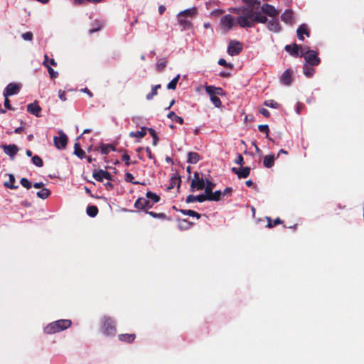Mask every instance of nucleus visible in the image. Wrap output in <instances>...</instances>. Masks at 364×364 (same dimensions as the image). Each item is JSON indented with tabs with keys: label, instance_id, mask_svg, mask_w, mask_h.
I'll return each mask as SVG.
<instances>
[{
	"label": "nucleus",
	"instance_id": "40",
	"mask_svg": "<svg viewBox=\"0 0 364 364\" xmlns=\"http://www.w3.org/2000/svg\"><path fill=\"white\" fill-rule=\"evenodd\" d=\"M181 183V179L179 175L175 174L171 178V184L169 188H173L176 183H178V187L180 186Z\"/></svg>",
	"mask_w": 364,
	"mask_h": 364
},
{
	"label": "nucleus",
	"instance_id": "23",
	"mask_svg": "<svg viewBox=\"0 0 364 364\" xmlns=\"http://www.w3.org/2000/svg\"><path fill=\"white\" fill-rule=\"evenodd\" d=\"M297 37L299 40L303 41L304 39L303 35L305 34L307 37H309L310 32L307 28V26L304 24L300 25L296 31Z\"/></svg>",
	"mask_w": 364,
	"mask_h": 364
},
{
	"label": "nucleus",
	"instance_id": "61",
	"mask_svg": "<svg viewBox=\"0 0 364 364\" xmlns=\"http://www.w3.org/2000/svg\"><path fill=\"white\" fill-rule=\"evenodd\" d=\"M145 150H146V154H147V156H148L149 159H154V156H153V154H152V153H151V149H150L149 147H146Z\"/></svg>",
	"mask_w": 364,
	"mask_h": 364
},
{
	"label": "nucleus",
	"instance_id": "12",
	"mask_svg": "<svg viewBox=\"0 0 364 364\" xmlns=\"http://www.w3.org/2000/svg\"><path fill=\"white\" fill-rule=\"evenodd\" d=\"M262 14H264L269 17L275 18L279 15V11L275 9V7L271 4H264L261 6V9H259Z\"/></svg>",
	"mask_w": 364,
	"mask_h": 364
},
{
	"label": "nucleus",
	"instance_id": "64",
	"mask_svg": "<svg viewBox=\"0 0 364 364\" xmlns=\"http://www.w3.org/2000/svg\"><path fill=\"white\" fill-rule=\"evenodd\" d=\"M33 186L35 188H43V187L44 186V183H42V182H39V183H35Z\"/></svg>",
	"mask_w": 364,
	"mask_h": 364
},
{
	"label": "nucleus",
	"instance_id": "55",
	"mask_svg": "<svg viewBox=\"0 0 364 364\" xmlns=\"http://www.w3.org/2000/svg\"><path fill=\"white\" fill-rule=\"evenodd\" d=\"M22 38L25 41H32L33 33L30 31L26 32L22 34Z\"/></svg>",
	"mask_w": 364,
	"mask_h": 364
},
{
	"label": "nucleus",
	"instance_id": "50",
	"mask_svg": "<svg viewBox=\"0 0 364 364\" xmlns=\"http://www.w3.org/2000/svg\"><path fill=\"white\" fill-rule=\"evenodd\" d=\"M20 183L21 184V186L24 188H26V189H30L32 187V183L31 181H29L28 179H27L26 178H22L20 181Z\"/></svg>",
	"mask_w": 364,
	"mask_h": 364
},
{
	"label": "nucleus",
	"instance_id": "16",
	"mask_svg": "<svg viewBox=\"0 0 364 364\" xmlns=\"http://www.w3.org/2000/svg\"><path fill=\"white\" fill-rule=\"evenodd\" d=\"M266 23H267V28L269 31L274 33H278L281 31V26L277 18H272L269 21L267 20Z\"/></svg>",
	"mask_w": 364,
	"mask_h": 364
},
{
	"label": "nucleus",
	"instance_id": "31",
	"mask_svg": "<svg viewBox=\"0 0 364 364\" xmlns=\"http://www.w3.org/2000/svg\"><path fill=\"white\" fill-rule=\"evenodd\" d=\"M9 181L5 182L4 186L10 189H17L18 188V186H16L15 183V177L12 174H9Z\"/></svg>",
	"mask_w": 364,
	"mask_h": 364
},
{
	"label": "nucleus",
	"instance_id": "29",
	"mask_svg": "<svg viewBox=\"0 0 364 364\" xmlns=\"http://www.w3.org/2000/svg\"><path fill=\"white\" fill-rule=\"evenodd\" d=\"M303 73L307 77H311L315 73V68L309 64H304Z\"/></svg>",
	"mask_w": 364,
	"mask_h": 364
},
{
	"label": "nucleus",
	"instance_id": "17",
	"mask_svg": "<svg viewBox=\"0 0 364 364\" xmlns=\"http://www.w3.org/2000/svg\"><path fill=\"white\" fill-rule=\"evenodd\" d=\"M231 171L237 175L238 178H245L248 177L250 173V167H243L242 168H237L236 167L232 168Z\"/></svg>",
	"mask_w": 364,
	"mask_h": 364
},
{
	"label": "nucleus",
	"instance_id": "41",
	"mask_svg": "<svg viewBox=\"0 0 364 364\" xmlns=\"http://www.w3.org/2000/svg\"><path fill=\"white\" fill-rule=\"evenodd\" d=\"M87 214L90 217H95L98 213V208L95 205H89L87 208Z\"/></svg>",
	"mask_w": 364,
	"mask_h": 364
},
{
	"label": "nucleus",
	"instance_id": "51",
	"mask_svg": "<svg viewBox=\"0 0 364 364\" xmlns=\"http://www.w3.org/2000/svg\"><path fill=\"white\" fill-rule=\"evenodd\" d=\"M258 129H259V132L265 133L267 138L269 137V129L268 125H267V124H260V125L258 126Z\"/></svg>",
	"mask_w": 364,
	"mask_h": 364
},
{
	"label": "nucleus",
	"instance_id": "63",
	"mask_svg": "<svg viewBox=\"0 0 364 364\" xmlns=\"http://www.w3.org/2000/svg\"><path fill=\"white\" fill-rule=\"evenodd\" d=\"M232 188H229V187H228V188H226L224 190V191L222 193V194H223V196H227V195L230 194V193H232Z\"/></svg>",
	"mask_w": 364,
	"mask_h": 364
},
{
	"label": "nucleus",
	"instance_id": "25",
	"mask_svg": "<svg viewBox=\"0 0 364 364\" xmlns=\"http://www.w3.org/2000/svg\"><path fill=\"white\" fill-rule=\"evenodd\" d=\"M201 159L200 156L197 152H189L188 154L187 162L189 164H196Z\"/></svg>",
	"mask_w": 364,
	"mask_h": 364
},
{
	"label": "nucleus",
	"instance_id": "21",
	"mask_svg": "<svg viewBox=\"0 0 364 364\" xmlns=\"http://www.w3.org/2000/svg\"><path fill=\"white\" fill-rule=\"evenodd\" d=\"M207 200V196L205 194H200L198 196H193V195H189L186 198V203H193L196 201H198L199 203H203L204 201Z\"/></svg>",
	"mask_w": 364,
	"mask_h": 364
},
{
	"label": "nucleus",
	"instance_id": "2",
	"mask_svg": "<svg viewBox=\"0 0 364 364\" xmlns=\"http://www.w3.org/2000/svg\"><path fill=\"white\" fill-rule=\"evenodd\" d=\"M71 324L72 322L69 319H60L46 326L44 331L48 334L58 333L68 328Z\"/></svg>",
	"mask_w": 364,
	"mask_h": 364
},
{
	"label": "nucleus",
	"instance_id": "26",
	"mask_svg": "<svg viewBox=\"0 0 364 364\" xmlns=\"http://www.w3.org/2000/svg\"><path fill=\"white\" fill-rule=\"evenodd\" d=\"M275 156L274 154L267 155L264 157L263 164L266 168H271L274 164Z\"/></svg>",
	"mask_w": 364,
	"mask_h": 364
},
{
	"label": "nucleus",
	"instance_id": "49",
	"mask_svg": "<svg viewBox=\"0 0 364 364\" xmlns=\"http://www.w3.org/2000/svg\"><path fill=\"white\" fill-rule=\"evenodd\" d=\"M32 162L38 167H42L43 165V160L37 155L32 157Z\"/></svg>",
	"mask_w": 364,
	"mask_h": 364
},
{
	"label": "nucleus",
	"instance_id": "38",
	"mask_svg": "<svg viewBox=\"0 0 364 364\" xmlns=\"http://www.w3.org/2000/svg\"><path fill=\"white\" fill-rule=\"evenodd\" d=\"M179 211L183 215L196 217L198 220L200 218V214L194 210L181 209Z\"/></svg>",
	"mask_w": 364,
	"mask_h": 364
},
{
	"label": "nucleus",
	"instance_id": "33",
	"mask_svg": "<svg viewBox=\"0 0 364 364\" xmlns=\"http://www.w3.org/2000/svg\"><path fill=\"white\" fill-rule=\"evenodd\" d=\"M161 87V85L160 84L153 86L151 91L149 93H148L146 96V100H151L153 99L154 96H156L158 95V89H160Z\"/></svg>",
	"mask_w": 364,
	"mask_h": 364
},
{
	"label": "nucleus",
	"instance_id": "10",
	"mask_svg": "<svg viewBox=\"0 0 364 364\" xmlns=\"http://www.w3.org/2000/svg\"><path fill=\"white\" fill-rule=\"evenodd\" d=\"M134 207L139 210H148L153 207V203L149 198L140 197L134 203Z\"/></svg>",
	"mask_w": 364,
	"mask_h": 364
},
{
	"label": "nucleus",
	"instance_id": "3",
	"mask_svg": "<svg viewBox=\"0 0 364 364\" xmlns=\"http://www.w3.org/2000/svg\"><path fill=\"white\" fill-rule=\"evenodd\" d=\"M205 91L210 97V100L215 107L221 106V101L218 97L219 95H223L224 91L221 87H218L212 85L205 86Z\"/></svg>",
	"mask_w": 364,
	"mask_h": 364
},
{
	"label": "nucleus",
	"instance_id": "46",
	"mask_svg": "<svg viewBox=\"0 0 364 364\" xmlns=\"http://www.w3.org/2000/svg\"><path fill=\"white\" fill-rule=\"evenodd\" d=\"M134 176L132 173H130L129 172L126 173L125 176H124V181L126 182L132 183L133 184H142L141 183H140L139 181H134Z\"/></svg>",
	"mask_w": 364,
	"mask_h": 364
},
{
	"label": "nucleus",
	"instance_id": "8",
	"mask_svg": "<svg viewBox=\"0 0 364 364\" xmlns=\"http://www.w3.org/2000/svg\"><path fill=\"white\" fill-rule=\"evenodd\" d=\"M59 136H54L53 141L55 147L58 149H64L68 144V136L63 131L58 132Z\"/></svg>",
	"mask_w": 364,
	"mask_h": 364
},
{
	"label": "nucleus",
	"instance_id": "54",
	"mask_svg": "<svg viewBox=\"0 0 364 364\" xmlns=\"http://www.w3.org/2000/svg\"><path fill=\"white\" fill-rule=\"evenodd\" d=\"M218 64L226 68H232V65L226 62L223 58H220L218 60Z\"/></svg>",
	"mask_w": 364,
	"mask_h": 364
},
{
	"label": "nucleus",
	"instance_id": "6",
	"mask_svg": "<svg viewBox=\"0 0 364 364\" xmlns=\"http://www.w3.org/2000/svg\"><path fill=\"white\" fill-rule=\"evenodd\" d=\"M220 25L223 29L227 31L232 29L237 23V18L235 19L230 14H227L223 16L220 19Z\"/></svg>",
	"mask_w": 364,
	"mask_h": 364
},
{
	"label": "nucleus",
	"instance_id": "52",
	"mask_svg": "<svg viewBox=\"0 0 364 364\" xmlns=\"http://www.w3.org/2000/svg\"><path fill=\"white\" fill-rule=\"evenodd\" d=\"M264 105L271 108H278L279 107V104L272 100L265 101Z\"/></svg>",
	"mask_w": 364,
	"mask_h": 364
},
{
	"label": "nucleus",
	"instance_id": "57",
	"mask_svg": "<svg viewBox=\"0 0 364 364\" xmlns=\"http://www.w3.org/2000/svg\"><path fill=\"white\" fill-rule=\"evenodd\" d=\"M5 97V100H4V107H5L6 109H9V110H13V109H14L11 107V104H10V100H9V97Z\"/></svg>",
	"mask_w": 364,
	"mask_h": 364
},
{
	"label": "nucleus",
	"instance_id": "43",
	"mask_svg": "<svg viewBox=\"0 0 364 364\" xmlns=\"http://www.w3.org/2000/svg\"><path fill=\"white\" fill-rule=\"evenodd\" d=\"M148 132H149L150 135L152 136L153 141L152 144L154 146H156L158 144V141L159 140L156 131L152 128H148Z\"/></svg>",
	"mask_w": 364,
	"mask_h": 364
},
{
	"label": "nucleus",
	"instance_id": "1",
	"mask_svg": "<svg viewBox=\"0 0 364 364\" xmlns=\"http://www.w3.org/2000/svg\"><path fill=\"white\" fill-rule=\"evenodd\" d=\"M245 6L230 9L238 15L237 23L241 28H253L257 23H265L267 21L266 16L262 14L259 0H242Z\"/></svg>",
	"mask_w": 364,
	"mask_h": 364
},
{
	"label": "nucleus",
	"instance_id": "62",
	"mask_svg": "<svg viewBox=\"0 0 364 364\" xmlns=\"http://www.w3.org/2000/svg\"><path fill=\"white\" fill-rule=\"evenodd\" d=\"M49 63V59H48V55H44V61L43 62V65L47 68V66H50V65L48 64Z\"/></svg>",
	"mask_w": 364,
	"mask_h": 364
},
{
	"label": "nucleus",
	"instance_id": "11",
	"mask_svg": "<svg viewBox=\"0 0 364 364\" xmlns=\"http://www.w3.org/2000/svg\"><path fill=\"white\" fill-rule=\"evenodd\" d=\"M306 47L299 46L296 43L287 45L285 46L286 51L294 57H300L301 52L304 51Z\"/></svg>",
	"mask_w": 364,
	"mask_h": 364
},
{
	"label": "nucleus",
	"instance_id": "35",
	"mask_svg": "<svg viewBox=\"0 0 364 364\" xmlns=\"http://www.w3.org/2000/svg\"><path fill=\"white\" fill-rule=\"evenodd\" d=\"M146 197L151 201V203H153V205L154 203H158L160 200V196L154 193H152L151 191L146 192Z\"/></svg>",
	"mask_w": 364,
	"mask_h": 364
},
{
	"label": "nucleus",
	"instance_id": "14",
	"mask_svg": "<svg viewBox=\"0 0 364 364\" xmlns=\"http://www.w3.org/2000/svg\"><path fill=\"white\" fill-rule=\"evenodd\" d=\"M21 86L16 83H9L4 91V96L9 97L18 93Z\"/></svg>",
	"mask_w": 364,
	"mask_h": 364
},
{
	"label": "nucleus",
	"instance_id": "5",
	"mask_svg": "<svg viewBox=\"0 0 364 364\" xmlns=\"http://www.w3.org/2000/svg\"><path fill=\"white\" fill-rule=\"evenodd\" d=\"M102 332L106 336H114L117 332L114 320L109 316H104L101 320Z\"/></svg>",
	"mask_w": 364,
	"mask_h": 364
},
{
	"label": "nucleus",
	"instance_id": "4",
	"mask_svg": "<svg viewBox=\"0 0 364 364\" xmlns=\"http://www.w3.org/2000/svg\"><path fill=\"white\" fill-rule=\"evenodd\" d=\"M300 57H304V64H309L311 66L318 65L321 63L318 52L310 50L308 47H306V49L301 52Z\"/></svg>",
	"mask_w": 364,
	"mask_h": 364
},
{
	"label": "nucleus",
	"instance_id": "42",
	"mask_svg": "<svg viewBox=\"0 0 364 364\" xmlns=\"http://www.w3.org/2000/svg\"><path fill=\"white\" fill-rule=\"evenodd\" d=\"M179 78H180V75H178L176 77H175L173 79H172L171 81L168 83L167 89L175 90L176 88V85L178 82Z\"/></svg>",
	"mask_w": 364,
	"mask_h": 364
},
{
	"label": "nucleus",
	"instance_id": "32",
	"mask_svg": "<svg viewBox=\"0 0 364 364\" xmlns=\"http://www.w3.org/2000/svg\"><path fill=\"white\" fill-rule=\"evenodd\" d=\"M267 220V227L269 228H274V226L279 225V224H282L283 223V221L279 218H276L275 220H272L271 219V218L269 217H267L266 218Z\"/></svg>",
	"mask_w": 364,
	"mask_h": 364
},
{
	"label": "nucleus",
	"instance_id": "37",
	"mask_svg": "<svg viewBox=\"0 0 364 364\" xmlns=\"http://www.w3.org/2000/svg\"><path fill=\"white\" fill-rule=\"evenodd\" d=\"M168 118L171 119L173 122H176L180 124H183V119L179 116H178L174 112H171L167 115Z\"/></svg>",
	"mask_w": 364,
	"mask_h": 364
},
{
	"label": "nucleus",
	"instance_id": "20",
	"mask_svg": "<svg viewBox=\"0 0 364 364\" xmlns=\"http://www.w3.org/2000/svg\"><path fill=\"white\" fill-rule=\"evenodd\" d=\"M136 338L135 333H122L118 335V339L127 343H132Z\"/></svg>",
	"mask_w": 364,
	"mask_h": 364
},
{
	"label": "nucleus",
	"instance_id": "22",
	"mask_svg": "<svg viewBox=\"0 0 364 364\" xmlns=\"http://www.w3.org/2000/svg\"><path fill=\"white\" fill-rule=\"evenodd\" d=\"M281 19L286 23H293V11L291 9H287L281 16Z\"/></svg>",
	"mask_w": 364,
	"mask_h": 364
},
{
	"label": "nucleus",
	"instance_id": "19",
	"mask_svg": "<svg viewBox=\"0 0 364 364\" xmlns=\"http://www.w3.org/2000/svg\"><path fill=\"white\" fill-rule=\"evenodd\" d=\"M293 72L288 69L285 70L280 77L281 82L285 85H290L292 80Z\"/></svg>",
	"mask_w": 364,
	"mask_h": 364
},
{
	"label": "nucleus",
	"instance_id": "45",
	"mask_svg": "<svg viewBox=\"0 0 364 364\" xmlns=\"http://www.w3.org/2000/svg\"><path fill=\"white\" fill-rule=\"evenodd\" d=\"M196 14V8L191 9H186L182 12H181L178 16H193Z\"/></svg>",
	"mask_w": 364,
	"mask_h": 364
},
{
	"label": "nucleus",
	"instance_id": "58",
	"mask_svg": "<svg viewBox=\"0 0 364 364\" xmlns=\"http://www.w3.org/2000/svg\"><path fill=\"white\" fill-rule=\"evenodd\" d=\"M235 163L242 166L244 164V158L241 154H239L237 157V159L235 160Z\"/></svg>",
	"mask_w": 364,
	"mask_h": 364
},
{
	"label": "nucleus",
	"instance_id": "28",
	"mask_svg": "<svg viewBox=\"0 0 364 364\" xmlns=\"http://www.w3.org/2000/svg\"><path fill=\"white\" fill-rule=\"evenodd\" d=\"M146 131H148V128L141 127V130L136 132H132L129 133L130 137H136L139 139H141L146 134Z\"/></svg>",
	"mask_w": 364,
	"mask_h": 364
},
{
	"label": "nucleus",
	"instance_id": "9",
	"mask_svg": "<svg viewBox=\"0 0 364 364\" xmlns=\"http://www.w3.org/2000/svg\"><path fill=\"white\" fill-rule=\"evenodd\" d=\"M205 187V181L203 178H200V174L198 172L194 173V178L191 183V191L192 192L195 190L200 191Z\"/></svg>",
	"mask_w": 364,
	"mask_h": 364
},
{
	"label": "nucleus",
	"instance_id": "7",
	"mask_svg": "<svg viewBox=\"0 0 364 364\" xmlns=\"http://www.w3.org/2000/svg\"><path fill=\"white\" fill-rule=\"evenodd\" d=\"M242 44L240 42L232 40L228 46V53L231 56L237 55L242 52Z\"/></svg>",
	"mask_w": 364,
	"mask_h": 364
},
{
	"label": "nucleus",
	"instance_id": "30",
	"mask_svg": "<svg viewBox=\"0 0 364 364\" xmlns=\"http://www.w3.org/2000/svg\"><path fill=\"white\" fill-rule=\"evenodd\" d=\"M221 195L222 192L220 191H215V192H212L210 195L206 196L207 200L218 201L220 199Z\"/></svg>",
	"mask_w": 364,
	"mask_h": 364
},
{
	"label": "nucleus",
	"instance_id": "44",
	"mask_svg": "<svg viewBox=\"0 0 364 364\" xmlns=\"http://www.w3.org/2000/svg\"><path fill=\"white\" fill-rule=\"evenodd\" d=\"M192 225H193V223H190V222H189V221H188V220H186V219L180 220L178 221V227H179L181 229H188V228H189Z\"/></svg>",
	"mask_w": 364,
	"mask_h": 364
},
{
	"label": "nucleus",
	"instance_id": "59",
	"mask_svg": "<svg viewBox=\"0 0 364 364\" xmlns=\"http://www.w3.org/2000/svg\"><path fill=\"white\" fill-rule=\"evenodd\" d=\"M259 113L265 117H269L270 116L269 112L265 108H261L259 109Z\"/></svg>",
	"mask_w": 364,
	"mask_h": 364
},
{
	"label": "nucleus",
	"instance_id": "48",
	"mask_svg": "<svg viewBox=\"0 0 364 364\" xmlns=\"http://www.w3.org/2000/svg\"><path fill=\"white\" fill-rule=\"evenodd\" d=\"M166 61L163 58L159 59L156 65V69L159 72L162 71L164 68L166 67Z\"/></svg>",
	"mask_w": 364,
	"mask_h": 364
},
{
	"label": "nucleus",
	"instance_id": "13",
	"mask_svg": "<svg viewBox=\"0 0 364 364\" xmlns=\"http://www.w3.org/2000/svg\"><path fill=\"white\" fill-rule=\"evenodd\" d=\"M92 177L99 182H102L103 179H107L109 181L112 180V176L111 173L107 171H104L102 169H100L98 171H95L92 173Z\"/></svg>",
	"mask_w": 364,
	"mask_h": 364
},
{
	"label": "nucleus",
	"instance_id": "53",
	"mask_svg": "<svg viewBox=\"0 0 364 364\" xmlns=\"http://www.w3.org/2000/svg\"><path fill=\"white\" fill-rule=\"evenodd\" d=\"M47 69H48V73H49V75H50V78L54 79V78H56L58 76V73L55 71L50 67V66H47Z\"/></svg>",
	"mask_w": 364,
	"mask_h": 364
},
{
	"label": "nucleus",
	"instance_id": "18",
	"mask_svg": "<svg viewBox=\"0 0 364 364\" xmlns=\"http://www.w3.org/2000/svg\"><path fill=\"white\" fill-rule=\"evenodd\" d=\"M27 112L35 115L36 117L41 116V107L37 102L30 103L27 105Z\"/></svg>",
	"mask_w": 364,
	"mask_h": 364
},
{
	"label": "nucleus",
	"instance_id": "47",
	"mask_svg": "<svg viewBox=\"0 0 364 364\" xmlns=\"http://www.w3.org/2000/svg\"><path fill=\"white\" fill-rule=\"evenodd\" d=\"M178 21L179 23L184 28H190L191 26V23L189 21L186 20V18H183V16H178Z\"/></svg>",
	"mask_w": 364,
	"mask_h": 364
},
{
	"label": "nucleus",
	"instance_id": "34",
	"mask_svg": "<svg viewBox=\"0 0 364 364\" xmlns=\"http://www.w3.org/2000/svg\"><path fill=\"white\" fill-rule=\"evenodd\" d=\"M36 195L38 198L44 200L50 196V191L46 188H43L41 191L36 193Z\"/></svg>",
	"mask_w": 364,
	"mask_h": 364
},
{
	"label": "nucleus",
	"instance_id": "15",
	"mask_svg": "<svg viewBox=\"0 0 364 364\" xmlns=\"http://www.w3.org/2000/svg\"><path fill=\"white\" fill-rule=\"evenodd\" d=\"M1 147L4 153L9 155L11 159H14L15 155L18 151V148L15 144L2 145Z\"/></svg>",
	"mask_w": 364,
	"mask_h": 364
},
{
	"label": "nucleus",
	"instance_id": "56",
	"mask_svg": "<svg viewBox=\"0 0 364 364\" xmlns=\"http://www.w3.org/2000/svg\"><path fill=\"white\" fill-rule=\"evenodd\" d=\"M122 159L125 162L126 166L130 165V157L127 154H124L122 156Z\"/></svg>",
	"mask_w": 364,
	"mask_h": 364
},
{
	"label": "nucleus",
	"instance_id": "60",
	"mask_svg": "<svg viewBox=\"0 0 364 364\" xmlns=\"http://www.w3.org/2000/svg\"><path fill=\"white\" fill-rule=\"evenodd\" d=\"M58 97L62 101H65L67 100L65 97V92L62 90H59Z\"/></svg>",
	"mask_w": 364,
	"mask_h": 364
},
{
	"label": "nucleus",
	"instance_id": "24",
	"mask_svg": "<svg viewBox=\"0 0 364 364\" xmlns=\"http://www.w3.org/2000/svg\"><path fill=\"white\" fill-rule=\"evenodd\" d=\"M95 150H100L102 154H108L110 151H115V146L112 144H101L98 148H95Z\"/></svg>",
	"mask_w": 364,
	"mask_h": 364
},
{
	"label": "nucleus",
	"instance_id": "39",
	"mask_svg": "<svg viewBox=\"0 0 364 364\" xmlns=\"http://www.w3.org/2000/svg\"><path fill=\"white\" fill-rule=\"evenodd\" d=\"M215 184L212 183L211 181L206 180V183L205 184V195L208 196L210 195L212 192L213 188H215Z\"/></svg>",
	"mask_w": 364,
	"mask_h": 364
},
{
	"label": "nucleus",
	"instance_id": "36",
	"mask_svg": "<svg viewBox=\"0 0 364 364\" xmlns=\"http://www.w3.org/2000/svg\"><path fill=\"white\" fill-rule=\"evenodd\" d=\"M75 151L74 154L77 156L80 159L85 158V152L80 148V146L78 143H75L74 145Z\"/></svg>",
	"mask_w": 364,
	"mask_h": 364
},
{
	"label": "nucleus",
	"instance_id": "27",
	"mask_svg": "<svg viewBox=\"0 0 364 364\" xmlns=\"http://www.w3.org/2000/svg\"><path fill=\"white\" fill-rule=\"evenodd\" d=\"M146 213H147L148 215H149L150 216H151L154 218H158L160 220H171V217H168L165 213H157L154 211L146 210Z\"/></svg>",
	"mask_w": 364,
	"mask_h": 364
}]
</instances>
